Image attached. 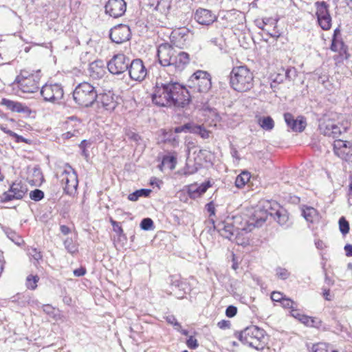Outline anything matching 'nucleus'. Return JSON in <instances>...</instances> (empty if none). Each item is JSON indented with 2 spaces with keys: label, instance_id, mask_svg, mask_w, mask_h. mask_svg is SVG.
I'll list each match as a JSON object with an SVG mask.
<instances>
[{
  "label": "nucleus",
  "instance_id": "obj_22",
  "mask_svg": "<svg viewBox=\"0 0 352 352\" xmlns=\"http://www.w3.org/2000/svg\"><path fill=\"white\" fill-rule=\"evenodd\" d=\"M88 72L94 79H100L105 74V64L102 60H96L89 65Z\"/></svg>",
  "mask_w": 352,
  "mask_h": 352
},
{
  "label": "nucleus",
  "instance_id": "obj_35",
  "mask_svg": "<svg viewBox=\"0 0 352 352\" xmlns=\"http://www.w3.org/2000/svg\"><path fill=\"white\" fill-rule=\"evenodd\" d=\"M250 174L247 171H243L235 179V186L238 188H241L250 181Z\"/></svg>",
  "mask_w": 352,
  "mask_h": 352
},
{
  "label": "nucleus",
  "instance_id": "obj_24",
  "mask_svg": "<svg viewBox=\"0 0 352 352\" xmlns=\"http://www.w3.org/2000/svg\"><path fill=\"white\" fill-rule=\"evenodd\" d=\"M210 186V181L203 182L200 185L192 184L188 186V194L191 199H195L204 195Z\"/></svg>",
  "mask_w": 352,
  "mask_h": 352
},
{
  "label": "nucleus",
  "instance_id": "obj_27",
  "mask_svg": "<svg viewBox=\"0 0 352 352\" xmlns=\"http://www.w3.org/2000/svg\"><path fill=\"white\" fill-rule=\"evenodd\" d=\"M330 49L333 52H338L344 59H347L349 57L348 47L345 45L342 38H332Z\"/></svg>",
  "mask_w": 352,
  "mask_h": 352
},
{
  "label": "nucleus",
  "instance_id": "obj_14",
  "mask_svg": "<svg viewBox=\"0 0 352 352\" xmlns=\"http://www.w3.org/2000/svg\"><path fill=\"white\" fill-rule=\"evenodd\" d=\"M316 16L318 23L324 30H328L331 27V16L329 11V5L325 1H316Z\"/></svg>",
  "mask_w": 352,
  "mask_h": 352
},
{
  "label": "nucleus",
  "instance_id": "obj_41",
  "mask_svg": "<svg viewBox=\"0 0 352 352\" xmlns=\"http://www.w3.org/2000/svg\"><path fill=\"white\" fill-rule=\"evenodd\" d=\"M338 223H339V228H340V232L343 235L348 234L349 232L350 228H349V223L348 221H346L345 217H340Z\"/></svg>",
  "mask_w": 352,
  "mask_h": 352
},
{
  "label": "nucleus",
  "instance_id": "obj_36",
  "mask_svg": "<svg viewBox=\"0 0 352 352\" xmlns=\"http://www.w3.org/2000/svg\"><path fill=\"white\" fill-rule=\"evenodd\" d=\"M3 231L8 238H9L12 242L16 245H20L23 242V239L21 236L14 230L9 228H6Z\"/></svg>",
  "mask_w": 352,
  "mask_h": 352
},
{
  "label": "nucleus",
  "instance_id": "obj_17",
  "mask_svg": "<svg viewBox=\"0 0 352 352\" xmlns=\"http://www.w3.org/2000/svg\"><path fill=\"white\" fill-rule=\"evenodd\" d=\"M335 154L346 162H352V146L349 142L336 140L333 144Z\"/></svg>",
  "mask_w": 352,
  "mask_h": 352
},
{
  "label": "nucleus",
  "instance_id": "obj_12",
  "mask_svg": "<svg viewBox=\"0 0 352 352\" xmlns=\"http://www.w3.org/2000/svg\"><path fill=\"white\" fill-rule=\"evenodd\" d=\"M130 58L124 54L119 53L113 56L107 62V67L109 72L113 75H120L129 69Z\"/></svg>",
  "mask_w": 352,
  "mask_h": 352
},
{
  "label": "nucleus",
  "instance_id": "obj_20",
  "mask_svg": "<svg viewBox=\"0 0 352 352\" xmlns=\"http://www.w3.org/2000/svg\"><path fill=\"white\" fill-rule=\"evenodd\" d=\"M96 103L106 111L112 112L117 107L118 102L114 98V95L111 91L107 93H99ZM100 107V106H98Z\"/></svg>",
  "mask_w": 352,
  "mask_h": 352
},
{
  "label": "nucleus",
  "instance_id": "obj_30",
  "mask_svg": "<svg viewBox=\"0 0 352 352\" xmlns=\"http://www.w3.org/2000/svg\"><path fill=\"white\" fill-rule=\"evenodd\" d=\"M333 126V120L322 119L320 120L318 129L320 133L325 136H331V129Z\"/></svg>",
  "mask_w": 352,
  "mask_h": 352
},
{
  "label": "nucleus",
  "instance_id": "obj_18",
  "mask_svg": "<svg viewBox=\"0 0 352 352\" xmlns=\"http://www.w3.org/2000/svg\"><path fill=\"white\" fill-rule=\"evenodd\" d=\"M126 3L124 0H109L105 5V12L113 18L122 16L126 12Z\"/></svg>",
  "mask_w": 352,
  "mask_h": 352
},
{
  "label": "nucleus",
  "instance_id": "obj_19",
  "mask_svg": "<svg viewBox=\"0 0 352 352\" xmlns=\"http://www.w3.org/2000/svg\"><path fill=\"white\" fill-rule=\"evenodd\" d=\"M194 19L201 25L209 26L217 19V16L211 10L199 8L194 12Z\"/></svg>",
  "mask_w": 352,
  "mask_h": 352
},
{
  "label": "nucleus",
  "instance_id": "obj_9",
  "mask_svg": "<svg viewBox=\"0 0 352 352\" xmlns=\"http://www.w3.org/2000/svg\"><path fill=\"white\" fill-rule=\"evenodd\" d=\"M45 102L60 104L64 96L63 87L60 83H45L40 90Z\"/></svg>",
  "mask_w": 352,
  "mask_h": 352
},
{
  "label": "nucleus",
  "instance_id": "obj_53",
  "mask_svg": "<svg viewBox=\"0 0 352 352\" xmlns=\"http://www.w3.org/2000/svg\"><path fill=\"white\" fill-rule=\"evenodd\" d=\"M271 298L275 302H281L283 298V294L279 292H273L271 294Z\"/></svg>",
  "mask_w": 352,
  "mask_h": 352
},
{
  "label": "nucleus",
  "instance_id": "obj_2",
  "mask_svg": "<svg viewBox=\"0 0 352 352\" xmlns=\"http://www.w3.org/2000/svg\"><path fill=\"white\" fill-rule=\"evenodd\" d=\"M186 36V30H182L175 31L171 35V42L163 43L159 45L157 50V56L160 65L167 68L166 71L170 75H175L182 72L190 63V55L182 51V45L177 43L175 39L178 36L183 38Z\"/></svg>",
  "mask_w": 352,
  "mask_h": 352
},
{
  "label": "nucleus",
  "instance_id": "obj_47",
  "mask_svg": "<svg viewBox=\"0 0 352 352\" xmlns=\"http://www.w3.org/2000/svg\"><path fill=\"white\" fill-rule=\"evenodd\" d=\"M64 245L67 250L70 253H74L77 250L76 245L74 244L72 239L70 238H67L64 241Z\"/></svg>",
  "mask_w": 352,
  "mask_h": 352
},
{
  "label": "nucleus",
  "instance_id": "obj_25",
  "mask_svg": "<svg viewBox=\"0 0 352 352\" xmlns=\"http://www.w3.org/2000/svg\"><path fill=\"white\" fill-rule=\"evenodd\" d=\"M207 93H190V102H193L197 108L203 110H210Z\"/></svg>",
  "mask_w": 352,
  "mask_h": 352
},
{
  "label": "nucleus",
  "instance_id": "obj_8",
  "mask_svg": "<svg viewBox=\"0 0 352 352\" xmlns=\"http://www.w3.org/2000/svg\"><path fill=\"white\" fill-rule=\"evenodd\" d=\"M190 89H196L197 92L208 93L212 87L210 74L204 70L194 72L187 82Z\"/></svg>",
  "mask_w": 352,
  "mask_h": 352
},
{
  "label": "nucleus",
  "instance_id": "obj_45",
  "mask_svg": "<svg viewBox=\"0 0 352 352\" xmlns=\"http://www.w3.org/2000/svg\"><path fill=\"white\" fill-rule=\"evenodd\" d=\"M164 319L167 322V323L173 325L175 330L180 331L181 324L177 321V320L176 319V318L175 317L174 315H168L164 317Z\"/></svg>",
  "mask_w": 352,
  "mask_h": 352
},
{
  "label": "nucleus",
  "instance_id": "obj_59",
  "mask_svg": "<svg viewBox=\"0 0 352 352\" xmlns=\"http://www.w3.org/2000/svg\"><path fill=\"white\" fill-rule=\"evenodd\" d=\"M196 132H198L203 138H207L208 137V131L203 129L201 126L196 127Z\"/></svg>",
  "mask_w": 352,
  "mask_h": 352
},
{
  "label": "nucleus",
  "instance_id": "obj_38",
  "mask_svg": "<svg viewBox=\"0 0 352 352\" xmlns=\"http://www.w3.org/2000/svg\"><path fill=\"white\" fill-rule=\"evenodd\" d=\"M38 280V276L30 274L26 278L25 285L28 289L34 290L37 287V283Z\"/></svg>",
  "mask_w": 352,
  "mask_h": 352
},
{
  "label": "nucleus",
  "instance_id": "obj_43",
  "mask_svg": "<svg viewBox=\"0 0 352 352\" xmlns=\"http://www.w3.org/2000/svg\"><path fill=\"white\" fill-rule=\"evenodd\" d=\"M276 276L281 280H286L290 276V272L285 268L278 267L275 270Z\"/></svg>",
  "mask_w": 352,
  "mask_h": 352
},
{
  "label": "nucleus",
  "instance_id": "obj_54",
  "mask_svg": "<svg viewBox=\"0 0 352 352\" xmlns=\"http://www.w3.org/2000/svg\"><path fill=\"white\" fill-rule=\"evenodd\" d=\"M280 303L284 308L293 309V305L294 302L289 298H283Z\"/></svg>",
  "mask_w": 352,
  "mask_h": 352
},
{
  "label": "nucleus",
  "instance_id": "obj_58",
  "mask_svg": "<svg viewBox=\"0 0 352 352\" xmlns=\"http://www.w3.org/2000/svg\"><path fill=\"white\" fill-rule=\"evenodd\" d=\"M207 211L210 213V217L215 214V208L214 204L211 201L206 205Z\"/></svg>",
  "mask_w": 352,
  "mask_h": 352
},
{
  "label": "nucleus",
  "instance_id": "obj_57",
  "mask_svg": "<svg viewBox=\"0 0 352 352\" xmlns=\"http://www.w3.org/2000/svg\"><path fill=\"white\" fill-rule=\"evenodd\" d=\"M43 311L49 316H52L54 313V309L50 305H43Z\"/></svg>",
  "mask_w": 352,
  "mask_h": 352
},
{
  "label": "nucleus",
  "instance_id": "obj_3",
  "mask_svg": "<svg viewBox=\"0 0 352 352\" xmlns=\"http://www.w3.org/2000/svg\"><path fill=\"white\" fill-rule=\"evenodd\" d=\"M267 217V210L261 209V206H258L252 213L249 219L245 221L241 215L228 217L224 221L219 222L217 225L213 219L210 221L212 223L214 229L217 230L223 237L230 239L235 234V232H241L247 234L256 227H261L266 221Z\"/></svg>",
  "mask_w": 352,
  "mask_h": 352
},
{
  "label": "nucleus",
  "instance_id": "obj_42",
  "mask_svg": "<svg viewBox=\"0 0 352 352\" xmlns=\"http://www.w3.org/2000/svg\"><path fill=\"white\" fill-rule=\"evenodd\" d=\"M140 228L143 230H151L154 228L153 221L151 218H144L140 222Z\"/></svg>",
  "mask_w": 352,
  "mask_h": 352
},
{
  "label": "nucleus",
  "instance_id": "obj_55",
  "mask_svg": "<svg viewBox=\"0 0 352 352\" xmlns=\"http://www.w3.org/2000/svg\"><path fill=\"white\" fill-rule=\"evenodd\" d=\"M230 322L229 320H221L218 322L217 327L221 329H226L230 327Z\"/></svg>",
  "mask_w": 352,
  "mask_h": 352
},
{
  "label": "nucleus",
  "instance_id": "obj_56",
  "mask_svg": "<svg viewBox=\"0 0 352 352\" xmlns=\"http://www.w3.org/2000/svg\"><path fill=\"white\" fill-rule=\"evenodd\" d=\"M280 71L283 72V76H285V79H288L289 80H292V76H291L290 74L292 72H294V68H292V67H287V69L282 68Z\"/></svg>",
  "mask_w": 352,
  "mask_h": 352
},
{
  "label": "nucleus",
  "instance_id": "obj_62",
  "mask_svg": "<svg viewBox=\"0 0 352 352\" xmlns=\"http://www.w3.org/2000/svg\"><path fill=\"white\" fill-rule=\"evenodd\" d=\"M113 231L117 233V234L119 236H124V231H123V229L122 228V227L120 226V223L118 222V226H115V227H113Z\"/></svg>",
  "mask_w": 352,
  "mask_h": 352
},
{
  "label": "nucleus",
  "instance_id": "obj_60",
  "mask_svg": "<svg viewBox=\"0 0 352 352\" xmlns=\"http://www.w3.org/2000/svg\"><path fill=\"white\" fill-rule=\"evenodd\" d=\"M86 270L85 267H79L74 270V274L75 276L80 277L85 274Z\"/></svg>",
  "mask_w": 352,
  "mask_h": 352
},
{
  "label": "nucleus",
  "instance_id": "obj_52",
  "mask_svg": "<svg viewBox=\"0 0 352 352\" xmlns=\"http://www.w3.org/2000/svg\"><path fill=\"white\" fill-rule=\"evenodd\" d=\"M78 133L77 130L69 131L62 134V138L63 140H69L73 137H75Z\"/></svg>",
  "mask_w": 352,
  "mask_h": 352
},
{
  "label": "nucleus",
  "instance_id": "obj_6",
  "mask_svg": "<svg viewBox=\"0 0 352 352\" xmlns=\"http://www.w3.org/2000/svg\"><path fill=\"white\" fill-rule=\"evenodd\" d=\"M265 331L257 326H250L237 333L238 339L245 345L262 351L266 345Z\"/></svg>",
  "mask_w": 352,
  "mask_h": 352
},
{
  "label": "nucleus",
  "instance_id": "obj_31",
  "mask_svg": "<svg viewBox=\"0 0 352 352\" xmlns=\"http://www.w3.org/2000/svg\"><path fill=\"white\" fill-rule=\"evenodd\" d=\"M201 168V164L196 162L190 157L186 160V166L184 168L185 175H192L198 171Z\"/></svg>",
  "mask_w": 352,
  "mask_h": 352
},
{
  "label": "nucleus",
  "instance_id": "obj_1",
  "mask_svg": "<svg viewBox=\"0 0 352 352\" xmlns=\"http://www.w3.org/2000/svg\"><path fill=\"white\" fill-rule=\"evenodd\" d=\"M153 103L160 107L184 108L190 102V92L183 85L173 81L156 80L151 94Z\"/></svg>",
  "mask_w": 352,
  "mask_h": 352
},
{
  "label": "nucleus",
  "instance_id": "obj_4",
  "mask_svg": "<svg viewBox=\"0 0 352 352\" xmlns=\"http://www.w3.org/2000/svg\"><path fill=\"white\" fill-rule=\"evenodd\" d=\"M229 78L230 87L236 91L245 92L253 87L254 75L246 65L234 67Z\"/></svg>",
  "mask_w": 352,
  "mask_h": 352
},
{
  "label": "nucleus",
  "instance_id": "obj_50",
  "mask_svg": "<svg viewBox=\"0 0 352 352\" xmlns=\"http://www.w3.org/2000/svg\"><path fill=\"white\" fill-rule=\"evenodd\" d=\"M237 314V308L234 305H229L226 309V315L228 318H232Z\"/></svg>",
  "mask_w": 352,
  "mask_h": 352
},
{
  "label": "nucleus",
  "instance_id": "obj_13",
  "mask_svg": "<svg viewBox=\"0 0 352 352\" xmlns=\"http://www.w3.org/2000/svg\"><path fill=\"white\" fill-rule=\"evenodd\" d=\"M28 192L27 185L21 181L13 182L8 191L3 192L1 201L8 202L14 199H21Z\"/></svg>",
  "mask_w": 352,
  "mask_h": 352
},
{
  "label": "nucleus",
  "instance_id": "obj_11",
  "mask_svg": "<svg viewBox=\"0 0 352 352\" xmlns=\"http://www.w3.org/2000/svg\"><path fill=\"white\" fill-rule=\"evenodd\" d=\"M68 168L62 172L60 178L65 193L71 196L77 191L78 180L76 171L70 166Z\"/></svg>",
  "mask_w": 352,
  "mask_h": 352
},
{
  "label": "nucleus",
  "instance_id": "obj_46",
  "mask_svg": "<svg viewBox=\"0 0 352 352\" xmlns=\"http://www.w3.org/2000/svg\"><path fill=\"white\" fill-rule=\"evenodd\" d=\"M298 320L303 324L309 327H316L315 320L305 315H299Z\"/></svg>",
  "mask_w": 352,
  "mask_h": 352
},
{
  "label": "nucleus",
  "instance_id": "obj_33",
  "mask_svg": "<svg viewBox=\"0 0 352 352\" xmlns=\"http://www.w3.org/2000/svg\"><path fill=\"white\" fill-rule=\"evenodd\" d=\"M177 164V158L173 155H164L162 158V164L159 165V168L162 170V166H166L169 169L173 170Z\"/></svg>",
  "mask_w": 352,
  "mask_h": 352
},
{
  "label": "nucleus",
  "instance_id": "obj_10",
  "mask_svg": "<svg viewBox=\"0 0 352 352\" xmlns=\"http://www.w3.org/2000/svg\"><path fill=\"white\" fill-rule=\"evenodd\" d=\"M261 209L267 210L268 215L274 217L277 223L285 228L289 227V214L287 211L280 207L276 202L266 201Z\"/></svg>",
  "mask_w": 352,
  "mask_h": 352
},
{
  "label": "nucleus",
  "instance_id": "obj_40",
  "mask_svg": "<svg viewBox=\"0 0 352 352\" xmlns=\"http://www.w3.org/2000/svg\"><path fill=\"white\" fill-rule=\"evenodd\" d=\"M245 232H237L232 236V238L228 239L230 241L236 243L238 245H245L248 243L247 238L243 236Z\"/></svg>",
  "mask_w": 352,
  "mask_h": 352
},
{
  "label": "nucleus",
  "instance_id": "obj_32",
  "mask_svg": "<svg viewBox=\"0 0 352 352\" xmlns=\"http://www.w3.org/2000/svg\"><path fill=\"white\" fill-rule=\"evenodd\" d=\"M151 192V190L148 188L136 190L128 195V199L132 201H136L140 197H148Z\"/></svg>",
  "mask_w": 352,
  "mask_h": 352
},
{
  "label": "nucleus",
  "instance_id": "obj_29",
  "mask_svg": "<svg viewBox=\"0 0 352 352\" xmlns=\"http://www.w3.org/2000/svg\"><path fill=\"white\" fill-rule=\"evenodd\" d=\"M124 135L131 142H133L136 146L143 143V139L141 135L130 128L124 129Z\"/></svg>",
  "mask_w": 352,
  "mask_h": 352
},
{
  "label": "nucleus",
  "instance_id": "obj_63",
  "mask_svg": "<svg viewBox=\"0 0 352 352\" xmlns=\"http://www.w3.org/2000/svg\"><path fill=\"white\" fill-rule=\"evenodd\" d=\"M13 134L14 135H12V137L15 138L16 142H17V143L25 142L26 143L28 142L27 140L25 138H23L21 135H19L16 134L15 132H14Z\"/></svg>",
  "mask_w": 352,
  "mask_h": 352
},
{
  "label": "nucleus",
  "instance_id": "obj_28",
  "mask_svg": "<svg viewBox=\"0 0 352 352\" xmlns=\"http://www.w3.org/2000/svg\"><path fill=\"white\" fill-rule=\"evenodd\" d=\"M302 215L307 222L314 223L318 219L317 210L313 207H305L302 210Z\"/></svg>",
  "mask_w": 352,
  "mask_h": 352
},
{
  "label": "nucleus",
  "instance_id": "obj_34",
  "mask_svg": "<svg viewBox=\"0 0 352 352\" xmlns=\"http://www.w3.org/2000/svg\"><path fill=\"white\" fill-rule=\"evenodd\" d=\"M259 126L265 131H271L274 127V122L270 116H264L258 119Z\"/></svg>",
  "mask_w": 352,
  "mask_h": 352
},
{
  "label": "nucleus",
  "instance_id": "obj_15",
  "mask_svg": "<svg viewBox=\"0 0 352 352\" xmlns=\"http://www.w3.org/2000/svg\"><path fill=\"white\" fill-rule=\"evenodd\" d=\"M129 63L126 72H128L130 78L134 81H143L147 75V69L143 61L140 58L130 59Z\"/></svg>",
  "mask_w": 352,
  "mask_h": 352
},
{
  "label": "nucleus",
  "instance_id": "obj_16",
  "mask_svg": "<svg viewBox=\"0 0 352 352\" xmlns=\"http://www.w3.org/2000/svg\"><path fill=\"white\" fill-rule=\"evenodd\" d=\"M131 34V29L127 25L119 24L110 30L109 37L112 42L120 44L129 41Z\"/></svg>",
  "mask_w": 352,
  "mask_h": 352
},
{
  "label": "nucleus",
  "instance_id": "obj_26",
  "mask_svg": "<svg viewBox=\"0 0 352 352\" xmlns=\"http://www.w3.org/2000/svg\"><path fill=\"white\" fill-rule=\"evenodd\" d=\"M148 6L166 15L171 8L172 0H147Z\"/></svg>",
  "mask_w": 352,
  "mask_h": 352
},
{
  "label": "nucleus",
  "instance_id": "obj_44",
  "mask_svg": "<svg viewBox=\"0 0 352 352\" xmlns=\"http://www.w3.org/2000/svg\"><path fill=\"white\" fill-rule=\"evenodd\" d=\"M44 192L40 189H34L30 192V198L34 201H39L44 198Z\"/></svg>",
  "mask_w": 352,
  "mask_h": 352
},
{
  "label": "nucleus",
  "instance_id": "obj_61",
  "mask_svg": "<svg viewBox=\"0 0 352 352\" xmlns=\"http://www.w3.org/2000/svg\"><path fill=\"white\" fill-rule=\"evenodd\" d=\"M285 76H283V72H279L278 74H277L276 75V76L274 77V78H273V82H276V83H281L284 81L285 80Z\"/></svg>",
  "mask_w": 352,
  "mask_h": 352
},
{
  "label": "nucleus",
  "instance_id": "obj_39",
  "mask_svg": "<svg viewBox=\"0 0 352 352\" xmlns=\"http://www.w3.org/2000/svg\"><path fill=\"white\" fill-rule=\"evenodd\" d=\"M346 131V128L333 121V126L331 129V136L333 138H338L342 134V132Z\"/></svg>",
  "mask_w": 352,
  "mask_h": 352
},
{
  "label": "nucleus",
  "instance_id": "obj_37",
  "mask_svg": "<svg viewBox=\"0 0 352 352\" xmlns=\"http://www.w3.org/2000/svg\"><path fill=\"white\" fill-rule=\"evenodd\" d=\"M311 350L313 352H338L336 350L331 349L329 345L325 342H318L313 344Z\"/></svg>",
  "mask_w": 352,
  "mask_h": 352
},
{
  "label": "nucleus",
  "instance_id": "obj_21",
  "mask_svg": "<svg viewBox=\"0 0 352 352\" xmlns=\"http://www.w3.org/2000/svg\"><path fill=\"white\" fill-rule=\"evenodd\" d=\"M285 121L289 128L294 132H302L305 130L307 123L305 119L299 116L294 119V116L290 113H285L284 114Z\"/></svg>",
  "mask_w": 352,
  "mask_h": 352
},
{
  "label": "nucleus",
  "instance_id": "obj_48",
  "mask_svg": "<svg viewBox=\"0 0 352 352\" xmlns=\"http://www.w3.org/2000/svg\"><path fill=\"white\" fill-rule=\"evenodd\" d=\"M29 256L34 259L36 261H38L42 259V254L40 251L36 248H30L28 250Z\"/></svg>",
  "mask_w": 352,
  "mask_h": 352
},
{
  "label": "nucleus",
  "instance_id": "obj_23",
  "mask_svg": "<svg viewBox=\"0 0 352 352\" xmlns=\"http://www.w3.org/2000/svg\"><path fill=\"white\" fill-rule=\"evenodd\" d=\"M0 104L5 106L8 110L12 112L23 113L25 114H30L31 113V110L28 107L17 101L3 98Z\"/></svg>",
  "mask_w": 352,
  "mask_h": 352
},
{
  "label": "nucleus",
  "instance_id": "obj_5",
  "mask_svg": "<svg viewBox=\"0 0 352 352\" xmlns=\"http://www.w3.org/2000/svg\"><path fill=\"white\" fill-rule=\"evenodd\" d=\"M98 87L88 82L79 83L73 91V99L80 107H92L98 98Z\"/></svg>",
  "mask_w": 352,
  "mask_h": 352
},
{
  "label": "nucleus",
  "instance_id": "obj_51",
  "mask_svg": "<svg viewBox=\"0 0 352 352\" xmlns=\"http://www.w3.org/2000/svg\"><path fill=\"white\" fill-rule=\"evenodd\" d=\"M191 129V124L190 123L185 124L182 126H177L175 128V133H179L182 132L190 131Z\"/></svg>",
  "mask_w": 352,
  "mask_h": 352
},
{
  "label": "nucleus",
  "instance_id": "obj_49",
  "mask_svg": "<svg viewBox=\"0 0 352 352\" xmlns=\"http://www.w3.org/2000/svg\"><path fill=\"white\" fill-rule=\"evenodd\" d=\"M186 345L190 349H196L199 346L197 340L192 336H189L187 339Z\"/></svg>",
  "mask_w": 352,
  "mask_h": 352
},
{
  "label": "nucleus",
  "instance_id": "obj_7",
  "mask_svg": "<svg viewBox=\"0 0 352 352\" xmlns=\"http://www.w3.org/2000/svg\"><path fill=\"white\" fill-rule=\"evenodd\" d=\"M41 79L40 71L36 74H30L28 71L21 70L12 82L14 88L17 87L22 93L33 94L39 89Z\"/></svg>",
  "mask_w": 352,
  "mask_h": 352
},
{
  "label": "nucleus",
  "instance_id": "obj_64",
  "mask_svg": "<svg viewBox=\"0 0 352 352\" xmlns=\"http://www.w3.org/2000/svg\"><path fill=\"white\" fill-rule=\"evenodd\" d=\"M344 249L346 256H352V244H346Z\"/></svg>",
  "mask_w": 352,
  "mask_h": 352
}]
</instances>
